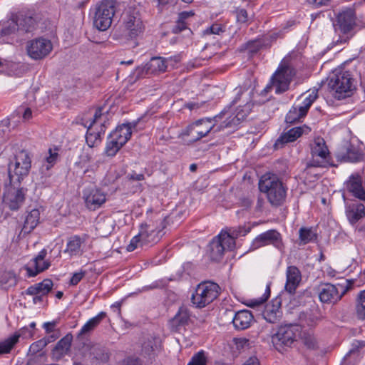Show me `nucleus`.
I'll return each mask as SVG.
<instances>
[{"label": "nucleus", "instance_id": "f8f14e48", "mask_svg": "<svg viewBox=\"0 0 365 365\" xmlns=\"http://www.w3.org/2000/svg\"><path fill=\"white\" fill-rule=\"evenodd\" d=\"M30 168V157L26 151L21 150L16 155L14 163L9 165V177L12 178L16 175V180L20 181L21 178L28 175Z\"/></svg>", "mask_w": 365, "mask_h": 365}, {"label": "nucleus", "instance_id": "c03bdc74", "mask_svg": "<svg viewBox=\"0 0 365 365\" xmlns=\"http://www.w3.org/2000/svg\"><path fill=\"white\" fill-rule=\"evenodd\" d=\"M122 147L123 146L120 145L118 143L109 137L106 143L104 153L108 157H113L117 154V153Z\"/></svg>", "mask_w": 365, "mask_h": 365}, {"label": "nucleus", "instance_id": "7ed1b4c3", "mask_svg": "<svg viewBox=\"0 0 365 365\" xmlns=\"http://www.w3.org/2000/svg\"><path fill=\"white\" fill-rule=\"evenodd\" d=\"M328 88L334 98L344 99L353 94L355 81L348 71H336L329 77Z\"/></svg>", "mask_w": 365, "mask_h": 365}, {"label": "nucleus", "instance_id": "a18cd8bd", "mask_svg": "<svg viewBox=\"0 0 365 365\" xmlns=\"http://www.w3.org/2000/svg\"><path fill=\"white\" fill-rule=\"evenodd\" d=\"M299 240L304 245L310 242L316 238V234L312 228L301 227L299 231Z\"/></svg>", "mask_w": 365, "mask_h": 365}, {"label": "nucleus", "instance_id": "4468645a", "mask_svg": "<svg viewBox=\"0 0 365 365\" xmlns=\"http://www.w3.org/2000/svg\"><path fill=\"white\" fill-rule=\"evenodd\" d=\"M123 26L130 38L138 36L143 30V24L138 11L135 9L128 11L123 17Z\"/></svg>", "mask_w": 365, "mask_h": 365}, {"label": "nucleus", "instance_id": "37998d69", "mask_svg": "<svg viewBox=\"0 0 365 365\" xmlns=\"http://www.w3.org/2000/svg\"><path fill=\"white\" fill-rule=\"evenodd\" d=\"M269 295L270 286L269 284H267L266 287V290L263 295L259 298L249 299L247 303V305L251 308L258 307L262 305L267 300V299L269 297Z\"/></svg>", "mask_w": 365, "mask_h": 365}, {"label": "nucleus", "instance_id": "13d9d810", "mask_svg": "<svg viewBox=\"0 0 365 365\" xmlns=\"http://www.w3.org/2000/svg\"><path fill=\"white\" fill-rule=\"evenodd\" d=\"M91 156L88 153H83L80 156V160L76 163V165L83 168L87 165L91 161Z\"/></svg>", "mask_w": 365, "mask_h": 365}, {"label": "nucleus", "instance_id": "052dcab7", "mask_svg": "<svg viewBox=\"0 0 365 365\" xmlns=\"http://www.w3.org/2000/svg\"><path fill=\"white\" fill-rule=\"evenodd\" d=\"M48 153H49V156H48L46 158V161L48 163L53 165L56 162V160L58 159V154L57 152V149L55 148L54 150H53L52 149L50 148L48 150Z\"/></svg>", "mask_w": 365, "mask_h": 365}, {"label": "nucleus", "instance_id": "603ef678", "mask_svg": "<svg viewBox=\"0 0 365 365\" xmlns=\"http://www.w3.org/2000/svg\"><path fill=\"white\" fill-rule=\"evenodd\" d=\"M225 31L224 27L220 24H213L211 26L208 27L207 29L204 31V34H217L220 35V34Z\"/></svg>", "mask_w": 365, "mask_h": 365}, {"label": "nucleus", "instance_id": "79ce46f5", "mask_svg": "<svg viewBox=\"0 0 365 365\" xmlns=\"http://www.w3.org/2000/svg\"><path fill=\"white\" fill-rule=\"evenodd\" d=\"M268 43H269L267 41L263 42L262 38H258L257 39L248 41L246 43V48L249 53H255L262 48H267Z\"/></svg>", "mask_w": 365, "mask_h": 365}, {"label": "nucleus", "instance_id": "cd10ccee", "mask_svg": "<svg viewBox=\"0 0 365 365\" xmlns=\"http://www.w3.org/2000/svg\"><path fill=\"white\" fill-rule=\"evenodd\" d=\"M254 317L248 310H240L235 313L232 324L236 329L244 330L249 328L253 322Z\"/></svg>", "mask_w": 365, "mask_h": 365}, {"label": "nucleus", "instance_id": "423d86ee", "mask_svg": "<svg viewBox=\"0 0 365 365\" xmlns=\"http://www.w3.org/2000/svg\"><path fill=\"white\" fill-rule=\"evenodd\" d=\"M227 113H221L214 117L213 119H200L188 125L181 133L182 135L190 138V141L196 142L207 134L216 127V123L222 120Z\"/></svg>", "mask_w": 365, "mask_h": 365}, {"label": "nucleus", "instance_id": "4d7b16f0", "mask_svg": "<svg viewBox=\"0 0 365 365\" xmlns=\"http://www.w3.org/2000/svg\"><path fill=\"white\" fill-rule=\"evenodd\" d=\"M304 345L310 349H315L317 347V341L315 337L307 335L304 338Z\"/></svg>", "mask_w": 365, "mask_h": 365}, {"label": "nucleus", "instance_id": "3c124183", "mask_svg": "<svg viewBox=\"0 0 365 365\" xmlns=\"http://www.w3.org/2000/svg\"><path fill=\"white\" fill-rule=\"evenodd\" d=\"M207 359L205 351L201 350L194 354L187 365H206Z\"/></svg>", "mask_w": 365, "mask_h": 365}, {"label": "nucleus", "instance_id": "bf43d9fd", "mask_svg": "<svg viewBox=\"0 0 365 365\" xmlns=\"http://www.w3.org/2000/svg\"><path fill=\"white\" fill-rule=\"evenodd\" d=\"M86 272H76L73 274L72 277L70 280V284L75 286L78 284V282L83 279V277L85 276Z\"/></svg>", "mask_w": 365, "mask_h": 365}, {"label": "nucleus", "instance_id": "20e7f679", "mask_svg": "<svg viewBox=\"0 0 365 365\" xmlns=\"http://www.w3.org/2000/svg\"><path fill=\"white\" fill-rule=\"evenodd\" d=\"M116 9L115 0H101L96 4L91 10L94 27L101 31L109 29Z\"/></svg>", "mask_w": 365, "mask_h": 365}, {"label": "nucleus", "instance_id": "a211bd4d", "mask_svg": "<svg viewBox=\"0 0 365 365\" xmlns=\"http://www.w3.org/2000/svg\"><path fill=\"white\" fill-rule=\"evenodd\" d=\"M47 255V251L45 249L41 250L38 254L34 257L26 267L29 277H35L38 274L48 269L51 265L50 262L44 260Z\"/></svg>", "mask_w": 365, "mask_h": 365}, {"label": "nucleus", "instance_id": "f3484780", "mask_svg": "<svg viewBox=\"0 0 365 365\" xmlns=\"http://www.w3.org/2000/svg\"><path fill=\"white\" fill-rule=\"evenodd\" d=\"M83 194L86 207L92 210L99 208L106 200V194L96 187L86 188Z\"/></svg>", "mask_w": 365, "mask_h": 365}, {"label": "nucleus", "instance_id": "b1692460", "mask_svg": "<svg viewBox=\"0 0 365 365\" xmlns=\"http://www.w3.org/2000/svg\"><path fill=\"white\" fill-rule=\"evenodd\" d=\"M301 280L300 270L296 266H289L286 271L285 290L289 294H294Z\"/></svg>", "mask_w": 365, "mask_h": 365}, {"label": "nucleus", "instance_id": "473e14b6", "mask_svg": "<svg viewBox=\"0 0 365 365\" xmlns=\"http://www.w3.org/2000/svg\"><path fill=\"white\" fill-rule=\"evenodd\" d=\"M307 113V111L301 104L295 103L287 113L285 120L287 123H294L300 120Z\"/></svg>", "mask_w": 365, "mask_h": 365}, {"label": "nucleus", "instance_id": "f257e3e1", "mask_svg": "<svg viewBox=\"0 0 365 365\" xmlns=\"http://www.w3.org/2000/svg\"><path fill=\"white\" fill-rule=\"evenodd\" d=\"M167 225L165 216L155 214L152 220L140 225L138 235L131 239L127 246V251L133 252L138 247H142L157 243L163 236V231Z\"/></svg>", "mask_w": 365, "mask_h": 365}, {"label": "nucleus", "instance_id": "58836bf2", "mask_svg": "<svg viewBox=\"0 0 365 365\" xmlns=\"http://www.w3.org/2000/svg\"><path fill=\"white\" fill-rule=\"evenodd\" d=\"M16 19L19 23V31L29 32L34 29L36 21L33 17L21 15Z\"/></svg>", "mask_w": 365, "mask_h": 365}, {"label": "nucleus", "instance_id": "864d4df0", "mask_svg": "<svg viewBox=\"0 0 365 365\" xmlns=\"http://www.w3.org/2000/svg\"><path fill=\"white\" fill-rule=\"evenodd\" d=\"M46 346V342L43 341V339H39L35 342H34L29 347V352L32 354H35L42 350L44 347Z\"/></svg>", "mask_w": 365, "mask_h": 365}, {"label": "nucleus", "instance_id": "0e129e2a", "mask_svg": "<svg viewBox=\"0 0 365 365\" xmlns=\"http://www.w3.org/2000/svg\"><path fill=\"white\" fill-rule=\"evenodd\" d=\"M278 34L277 33H272L270 34L265 35L262 37V39L263 40V42H268L267 48L269 47L272 43L277 40L278 38Z\"/></svg>", "mask_w": 365, "mask_h": 365}, {"label": "nucleus", "instance_id": "ea45409f", "mask_svg": "<svg viewBox=\"0 0 365 365\" xmlns=\"http://www.w3.org/2000/svg\"><path fill=\"white\" fill-rule=\"evenodd\" d=\"M19 30V23L16 18H12L0 26V36H6Z\"/></svg>", "mask_w": 365, "mask_h": 365}, {"label": "nucleus", "instance_id": "2f4dec72", "mask_svg": "<svg viewBox=\"0 0 365 365\" xmlns=\"http://www.w3.org/2000/svg\"><path fill=\"white\" fill-rule=\"evenodd\" d=\"M346 187L347 190L351 193H352L354 197L365 201V190L363 187L362 182L360 178H351L347 182Z\"/></svg>", "mask_w": 365, "mask_h": 365}, {"label": "nucleus", "instance_id": "de8ad7c7", "mask_svg": "<svg viewBox=\"0 0 365 365\" xmlns=\"http://www.w3.org/2000/svg\"><path fill=\"white\" fill-rule=\"evenodd\" d=\"M189 319L190 314L187 309L182 307L173 318V322L178 325H184L187 323Z\"/></svg>", "mask_w": 365, "mask_h": 365}, {"label": "nucleus", "instance_id": "7c9ffc66", "mask_svg": "<svg viewBox=\"0 0 365 365\" xmlns=\"http://www.w3.org/2000/svg\"><path fill=\"white\" fill-rule=\"evenodd\" d=\"M346 215L349 222L354 225L365 217V206L361 203L350 205Z\"/></svg>", "mask_w": 365, "mask_h": 365}, {"label": "nucleus", "instance_id": "bb28decb", "mask_svg": "<svg viewBox=\"0 0 365 365\" xmlns=\"http://www.w3.org/2000/svg\"><path fill=\"white\" fill-rule=\"evenodd\" d=\"M359 157L358 150L349 142H346L337 152L338 159L344 162H356Z\"/></svg>", "mask_w": 365, "mask_h": 365}, {"label": "nucleus", "instance_id": "6e6552de", "mask_svg": "<svg viewBox=\"0 0 365 365\" xmlns=\"http://www.w3.org/2000/svg\"><path fill=\"white\" fill-rule=\"evenodd\" d=\"M235 247V240L227 231L221 232L215 237L209 244V256L212 261L220 262L227 251H230Z\"/></svg>", "mask_w": 365, "mask_h": 365}, {"label": "nucleus", "instance_id": "9b49d317", "mask_svg": "<svg viewBox=\"0 0 365 365\" xmlns=\"http://www.w3.org/2000/svg\"><path fill=\"white\" fill-rule=\"evenodd\" d=\"M346 288L342 285H334L325 283L319 286L318 296L321 302L327 304H335L345 294Z\"/></svg>", "mask_w": 365, "mask_h": 365}, {"label": "nucleus", "instance_id": "6ab92c4d", "mask_svg": "<svg viewBox=\"0 0 365 365\" xmlns=\"http://www.w3.org/2000/svg\"><path fill=\"white\" fill-rule=\"evenodd\" d=\"M138 121L123 123L118 125L109 135L111 139L115 140L120 145L123 146L130 138L132 129L137 126Z\"/></svg>", "mask_w": 365, "mask_h": 365}, {"label": "nucleus", "instance_id": "393cba45", "mask_svg": "<svg viewBox=\"0 0 365 365\" xmlns=\"http://www.w3.org/2000/svg\"><path fill=\"white\" fill-rule=\"evenodd\" d=\"M295 328L291 325L280 327L277 333L273 336L274 341H278L283 345L290 346L297 336Z\"/></svg>", "mask_w": 365, "mask_h": 365}, {"label": "nucleus", "instance_id": "1a4fd4ad", "mask_svg": "<svg viewBox=\"0 0 365 365\" xmlns=\"http://www.w3.org/2000/svg\"><path fill=\"white\" fill-rule=\"evenodd\" d=\"M294 75V69L289 63L281 62L271 78L272 85L275 88V93L281 94L287 91Z\"/></svg>", "mask_w": 365, "mask_h": 365}, {"label": "nucleus", "instance_id": "c9c22d12", "mask_svg": "<svg viewBox=\"0 0 365 365\" xmlns=\"http://www.w3.org/2000/svg\"><path fill=\"white\" fill-rule=\"evenodd\" d=\"M17 278L12 271H0V287L3 289H8L16 286Z\"/></svg>", "mask_w": 365, "mask_h": 365}, {"label": "nucleus", "instance_id": "0eeeda50", "mask_svg": "<svg viewBox=\"0 0 365 365\" xmlns=\"http://www.w3.org/2000/svg\"><path fill=\"white\" fill-rule=\"evenodd\" d=\"M220 292V286L213 282L205 281L200 283L191 297V302L197 308H203L217 298Z\"/></svg>", "mask_w": 365, "mask_h": 365}, {"label": "nucleus", "instance_id": "5701e85b", "mask_svg": "<svg viewBox=\"0 0 365 365\" xmlns=\"http://www.w3.org/2000/svg\"><path fill=\"white\" fill-rule=\"evenodd\" d=\"M73 341V335L67 334L61 339L51 350V357L55 361H59L70 351Z\"/></svg>", "mask_w": 365, "mask_h": 365}, {"label": "nucleus", "instance_id": "4be33fe9", "mask_svg": "<svg viewBox=\"0 0 365 365\" xmlns=\"http://www.w3.org/2000/svg\"><path fill=\"white\" fill-rule=\"evenodd\" d=\"M311 128L307 125L295 127L289 130L287 133L282 134L276 141L275 146H281L288 143H292L302 135L308 134Z\"/></svg>", "mask_w": 365, "mask_h": 365}, {"label": "nucleus", "instance_id": "39448f33", "mask_svg": "<svg viewBox=\"0 0 365 365\" xmlns=\"http://www.w3.org/2000/svg\"><path fill=\"white\" fill-rule=\"evenodd\" d=\"M311 158L307 163L304 172L311 173L312 168H326L330 165V153L325 140L320 137L314 138L310 145Z\"/></svg>", "mask_w": 365, "mask_h": 365}, {"label": "nucleus", "instance_id": "a878e982", "mask_svg": "<svg viewBox=\"0 0 365 365\" xmlns=\"http://www.w3.org/2000/svg\"><path fill=\"white\" fill-rule=\"evenodd\" d=\"M248 113L249 110L247 108L237 110L235 115L226 117L225 120L217 126L215 131H220L225 128L235 129L247 117Z\"/></svg>", "mask_w": 365, "mask_h": 365}, {"label": "nucleus", "instance_id": "412c9836", "mask_svg": "<svg viewBox=\"0 0 365 365\" xmlns=\"http://www.w3.org/2000/svg\"><path fill=\"white\" fill-rule=\"evenodd\" d=\"M25 200L22 189L11 188L4 195V202L11 210H17Z\"/></svg>", "mask_w": 365, "mask_h": 365}, {"label": "nucleus", "instance_id": "4c0bfd02", "mask_svg": "<svg viewBox=\"0 0 365 365\" xmlns=\"http://www.w3.org/2000/svg\"><path fill=\"white\" fill-rule=\"evenodd\" d=\"M101 130L97 131V132H93L92 131L93 126H89V125H87L86 124L85 125V127L88 128V130H87L86 135V140L88 145L90 148H93L95 145H97L98 143H101V135L102 133H104V130L103 129L104 127V125L101 124Z\"/></svg>", "mask_w": 365, "mask_h": 365}, {"label": "nucleus", "instance_id": "9d476101", "mask_svg": "<svg viewBox=\"0 0 365 365\" xmlns=\"http://www.w3.org/2000/svg\"><path fill=\"white\" fill-rule=\"evenodd\" d=\"M51 41L44 38H37L27 41L26 50L28 56L33 60H41L51 52Z\"/></svg>", "mask_w": 365, "mask_h": 365}, {"label": "nucleus", "instance_id": "f03ea898", "mask_svg": "<svg viewBox=\"0 0 365 365\" xmlns=\"http://www.w3.org/2000/svg\"><path fill=\"white\" fill-rule=\"evenodd\" d=\"M259 189L266 195L272 206L279 207L286 200L287 187L275 174L263 175L259 181Z\"/></svg>", "mask_w": 365, "mask_h": 365}, {"label": "nucleus", "instance_id": "69168bd1", "mask_svg": "<svg viewBox=\"0 0 365 365\" xmlns=\"http://www.w3.org/2000/svg\"><path fill=\"white\" fill-rule=\"evenodd\" d=\"M195 15V13L192 11H182L180 12L179 14H178V19L181 21H184V22H187V20L193 16Z\"/></svg>", "mask_w": 365, "mask_h": 365}, {"label": "nucleus", "instance_id": "2eb2a0df", "mask_svg": "<svg viewBox=\"0 0 365 365\" xmlns=\"http://www.w3.org/2000/svg\"><path fill=\"white\" fill-rule=\"evenodd\" d=\"M356 24V15L354 9H346L337 15L336 23L334 26L336 31L339 30L343 34H349Z\"/></svg>", "mask_w": 365, "mask_h": 365}, {"label": "nucleus", "instance_id": "09e8293b", "mask_svg": "<svg viewBox=\"0 0 365 365\" xmlns=\"http://www.w3.org/2000/svg\"><path fill=\"white\" fill-rule=\"evenodd\" d=\"M318 97V90L313 89L304 98L301 105L308 112L309 108L312 103L317 100Z\"/></svg>", "mask_w": 365, "mask_h": 365}, {"label": "nucleus", "instance_id": "e2e57ef3", "mask_svg": "<svg viewBox=\"0 0 365 365\" xmlns=\"http://www.w3.org/2000/svg\"><path fill=\"white\" fill-rule=\"evenodd\" d=\"M187 22L181 21L180 20L176 21V24L173 29V33H180L182 31L187 29Z\"/></svg>", "mask_w": 365, "mask_h": 365}, {"label": "nucleus", "instance_id": "6e6d98bb", "mask_svg": "<svg viewBox=\"0 0 365 365\" xmlns=\"http://www.w3.org/2000/svg\"><path fill=\"white\" fill-rule=\"evenodd\" d=\"M353 346L354 347L351 349H350L349 351L344 356L345 360H346L351 356L354 355L355 354L359 352L360 349H362L364 346H365V342L356 341L353 344Z\"/></svg>", "mask_w": 365, "mask_h": 365}, {"label": "nucleus", "instance_id": "774afa93", "mask_svg": "<svg viewBox=\"0 0 365 365\" xmlns=\"http://www.w3.org/2000/svg\"><path fill=\"white\" fill-rule=\"evenodd\" d=\"M123 365H141V363L137 358H128Z\"/></svg>", "mask_w": 365, "mask_h": 365}, {"label": "nucleus", "instance_id": "e433bc0d", "mask_svg": "<svg viewBox=\"0 0 365 365\" xmlns=\"http://www.w3.org/2000/svg\"><path fill=\"white\" fill-rule=\"evenodd\" d=\"M40 219V212L37 209H33L26 216L23 230L25 232H30L38 224Z\"/></svg>", "mask_w": 365, "mask_h": 365}, {"label": "nucleus", "instance_id": "5fc2aeb1", "mask_svg": "<svg viewBox=\"0 0 365 365\" xmlns=\"http://www.w3.org/2000/svg\"><path fill=\"white\" fill-rule=\"evenodd\" d=\"M237 21L241 24H245L249 21V16L245 9H237L235 11Z\"/></svg>", "mask_w": 365, "mask_h": 365}, {"label": "nucleus", "instance_id": "680f3d73", "mask_svg": "<svg viewBox=\"0 0 365 365\" xmlns=\"http://www.w3.org/2000/svg\"><path fill=\"white\" fill-rule=\"evenodd\" d=\"M56 321L48 322L43 323V328L45 329V331L47 334L54 333L56 331H55V327H56Z\"/></svg>", "mask_w": 365, "mask_h": 365}, {"label": "nucleus", "instance_id": "8fccbe9b", "mask_svg": "<svg viewBox=\"0 0 365 365\" xmlns=\"http://www.w3.org/2000/svg\"><path fill=\"white\" fill-rule=\"evenodd\" d=\"M250 231V227H246L245 225L238 226L235 227H232L229 230L227 233L235 240V238L246 235Z\"/></svg>", "mask_w": 365, "mask_h": 365}, {"label": "nucleus", "instance_id": "72a5a7b5", "mask_svg": "<svg viewBox=\"0 0 365 365\" xmlns=\"http://www.w3.org/2000/svg\"><path fill=\"white\" fill-rule=\"evenodd\" d=\"M106 317V313L101 312L94 317L90 319L81 328L78 336L85 335L93 331Z\"/></svg>", "mask_w": 365, "mask_h": 365}, {"label": "nucleus", "instance_id": "f704fd0d", "mask_svg": "<svg viewBox=\"0 0 365 365\" xmlns=\"http://www.w3.org/2000/svg\"><path fill=\"white\" fill-rule=\"evenodd\" d=\"M83 240L78 235H74L68 238L65 253H68L71 257L80 254L81 245Z\"/></svg>", "mask_w": 365, "mask_h": 365}, {"label": "nucleus", "instance_id": "ddd939ff", "mask_svg": "<svg viewBox=\"0 0 365 365\" xmlns=\"http://www.w3.org/2000/svg\"><path fill=\"white\" fill-rule=\"evenodd\" d=\"M172 61V58L153 57L144 66L136 68L137 76L143 78L146 75L165 72Z\"/></svg>", "mask_w": 365, "mask_h": 365}, {"label": "nucleus", "instance_id": "dca6fc26", "mask_svg": "<svg viewBox=\"0 0 365 365\" xmlns=\"http://www.w3.org/2000/svg\"><path fill=\"white\" fill-rule=\"evenodd\" d=\"M272 245L276 248L282 250L284 247L281 234L276 230H269L259 235L253 241L255 248Z\"/></svg>", "mask_w": 365, "mask_h": 365}, {"label": "nucleus", "instance_id": "a19ab883", "mask_svg": "<svg viewBox=\"0 0 365 365\" xmlns=\"http://www.w3.org/2000/svg\"><path fill=\"white\" fill-rule=\"evenodd\" d=\"M356 314L359 319H365V290L361 291L356 302Z\"/></svg>", "mask_w": 365, "mask_h": 365}, {"label": "nucleus", "instance_id": "c85d7f7f", "mask_svg": "<svg viewBox=\"0 0 365 365\" xmlns=\"http://www.w3.org/2000/svg\"><path fill=\"white\" fill-rule=\"evenodd\" d=\"M27 331L28 329L24 327L20 330L21 333H15L4 341H0V355L10 353L14 346L18 343L19 337L21 335H26Z\"/></svg>", "mask_w": 365, "mask_h": 365}, {"label": "nucleus", "instance_id": "49530a36", "mask_svg": "<svg viewBox=\"0 0 365 365\" xmlns=\"http://www.w3.org/2000/svg\"><path fill=\"white\" fill-rule=\"evenodd\" d=\"M157 348V339L153 336L148 337L142 344V351L150 356Z\"/></svg>", "mask_w": 365, "mask_h": 365}, {"label": "nucleus", "instance_id": "338daca9", "mask_svg": "<svg viewBox=\"0 0 365 365\" xmlns=\"http://www.w3.org/2000/svg\"><path fill=\"white\" fill-rule=\"evenodd\" d=\"M60 336H61L60 331L58 330L56 332L52 333L49 336L43 338L42 339H43V341H45L46 342V345H47L49 343H51V342L56 341L57 339H58L60 337Z\"/></svg>", "mask_w": 365, "mask_h": 365}, {"label": "nucleus", "instance_id": "aec40b11", "mask_svg": "<svg viewBox=\"0 0 365 365\" xmlns=\"http://www.w3.org/2000/svg\"><path fill=\"white\" fill-rule=\"evenodd\" d=\"M262 316L269 323L275 324L279 322L282 316L280 299H274L268 303L264 307Z\"/></svg>", "mask_w": 365, "mask_h": 365}, {"label": "nucleus", "instance_id": "c756f323", "mask_svg": "<svg viewBox=\"0 0 365 365\" xmlns=\"http://www.w3.org/2000/svg\"><path fill=\"white\" fill-rule=\"evenodd\" d=\"M53 282L50 279H45L41 282L30 286L26 290L28 295H46L53 287Z\"/></svg>", "mask_w": 365, "mask_h": 365}]
</instances>
